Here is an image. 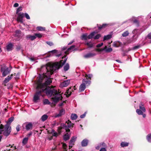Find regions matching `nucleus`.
Masks as SVG:
<instances>
[{
  "mask_svg": "<svg viewBox=\"0 0 151 151\" xmlns=\"http://www.w3.org/2000/svg\"><path fill=\"white\" fill-rule=\"evenodd\" d=\"M66 60L67 59L65 58L63 60H61L60 62H56L47 66L42 67L41 70L45 69L46 70V73H43L42 75H39L37 78V81L35 82L37 85V91L33 98L35 102H37L40 99L41 96H43L42 94L43 92L45 93L48 96L51 97L52 101L54 103H56L62 99V97L59 91L53 88L52 86V88H50L48 86L52 82L51 75L56 70L62 67Z\"/></svg>",
  "mask_w": 151,
  "mask_h": 151,
  "instance_id": "1",
  "label": "nucleus"
},
{
  "mask_svg": "<svg viewBox=\"0 0 151 151\" xmlns=\"http://www.w3.org/2000/svg\"><path fill=\"white\" fill-rule=\"evenodd\" d=\"M11 130L9 128L7 125H5L4 126L2 124L0 125V134H3L4 135L7 137L10 134Z\"/></svg>",
  "mask_w": 151,
  "mask_h": 151,
  "instance_id": "2",
  "label": "nucleus"
},
{
  "mask_svg": "<svg viewBox=\"0 0 151 151\" xmlns=\"http://www.w3.org/2000/svg\"><path fill=\"white\" fill-rule=\"evenodd\" d=\"M1 71L2 73V76L5 77L10 73V70H9L8 68L5 64H3L1 66Z\"/></svg>",
  "mask_w": 151,
  "mask_h": 151,
  "instance_id": "3",
  "label": "nucleus"
},
{
  "mask_svg": "<svg viewBox=\"0 0 151 151\" xmlns=\"http://www.w3.org/2000/svg\"><path fill=\"white\" fill-rule=\"evenodd\" d=\"M91 83L90 81H87L86 79H83L82 83L80 85L79 88V91L81 92L83 91L86 88V84L87 86H89Z\"/></svg>",
  "mask_w": 151,
  "mask_h": 151,
  "instance_id": "4",
  "label": "nucleus"
},
{
  "mask_svg": "<svg viewBox=\"0 0 151 151\" xmlns=\"http://www.w3.org/2000/svg\"><path fill=\"white\" fill-rule=\"evenodd\" d=\"M139 109L136 110V112L139 115H142L145 111V109L142 103H141L139 105Z\"/></svg>",
  "mask_w": 151,
  "mask_h": 151,
  "instance_id": "5",
  "label": "nucleus"
},
{
  "mask_svg": "<svg viewBox=\"0 0 151 151\" xmlns=\"http://www.w3.org/2000/svg\"><path fill=\"white\" fill-rule=\"evenodd\" d=\"M73 124H72L71 122L69 121L66 122V123L64 125V128H65L66 131L67 132H69L70 131L69 128L71 127H73Z\"/></svg>",
  "mask_w": 151,
  "mask_h": 151,
  "instance_id": "6",
  "label": "nucleus"
},
{
  "mask_svg": "<svg viewBox=\"0 0 151 151\" xmlns=\"http://www.w3.org/2000/svg\"><path fill=\"white\" fill-rule=\"evenodd\" d=\"M73 124H72L71 122L69 121L66 122V123L64 125V128H65L66 131L67 132H69L70 131L69 128L71 127H73Z\"/></svg>",
  "mask_w": 151,
  "mask_h": 151,
  "instance_id": "7",
  "label": "nucleus"
},
{
  "mask_svg": "<svg viewBox=\"0 0 151 151\" xmlns=\"http://www.w3.org/2000/svg\"><path fill=\"white\" fill-rule=\"evenodd\" d=\"M70 83V80L68 79L60 83V88H63L67 86Z\"/></svg>",
  "mask_w": 151,
  "mask_h": 151,
  "instance_id": "8",
  "label": "nucleus"
},
{
  "mask_svg": "<svg viewBox=\"0 0 151 151\" xmlns=\"http://www.w3.org/2000/svg\"><path fill=\"white\" fill-rule=\"evenodd\" d=\"M58 136V133L55 132L53 129H52L51 131V133L49 134L48 138L49 140H51L52 139V137H57Z\"/></svg>",
  "mask_w": 151,
  "mask_h": 151,
  "instance_id": "9",
  "label": "nucleus"
},
{
  "mask_svg": "<svg viewBox=\"0 0 151 151\" xmlns=\"http://www.w3.org/2000/svg\"><path fill=\"white\" fill-rule=\"evenodd\" d=\"M18 16L17 18V20L21 23H23V19L24 17V14L23 13H20L18 14Z\"/></svg>",
  "mask_w": 151,
  "mask_h": 151,
  "instance_id": "10",
  "label": "nucleus"
},
{
  "mask_svg": "<svg viewBox=\"0 0 151 151\" xmlns=\"http://www.w3.org/2000/svg\"><path fill=\"white\" fill-rule=\"evenodd\" d=\"M23 125L25 126L27 130H29L32 128V125L31 123L26 122Z\"/></svg>",
  "mask_w": 151,
  "mask_h": 151,
  "instance_id": "11",
  "label": "nucleus"
},
{
  "mask_svg": "<svg viewBox=\"0 0 151 151\" xmlns=\"http://www.w3.org/2000/svg\"><path fill=\"white\" fill-rule=\"evenodd\" d=\"M14 118L13 116H12L9 118L8 121L6 122V125H7L9 127V128L10 130H11V127L10 126L11 123L13 121Z\"/></svg>",
  "mask_w": 151,
  "mask_h": 151,
  "instance_id": "12",
  "label": "nucleus"
},
{
  "mask_svg": "<svg viewBox=\"0 0 151 151\" xmlns=\"http://www.w3.org/2000/svg\"><path fill=\"white\" fill-rule=\"evenodd\" d=\"M96 55V53H89L84 55V57L86 58H89Z\"/></svg>",
  "mask_w": 151,
  "mask_h": 151,
  "instance_id": "13",
  "label": "nucleus"
},
{
  "mask_svg": "<svg viewBox=\"0 0 151 151\" xmlns=\"http://www.w3.org/2000/svg\"><path fill=\"white\" fill-rule=\"evenodd\" d=\"M88 142V140L86 139H85L81 142V146L83 147H86L87 145Z\"/></svg>",
  "mask_w": 151,
  "mask_h": 151,
  "instance_id": "14",
  "label": "nucleus"
},
{
  "mask_svg": "<svg viewBox=\"0 0 151 151\" xmlns=\"http://www.w3.org/2000/svg\"><path fill=\"white\" fill-rule=\"evenodd\" d=\"M76 137H73L70 141L69 142V147H72V145H73V143L76 140Z\"/></svg>",
  "mask_w": 151,
  "mask_h": 151,
  "instance_id": "15",
  "label": "nucleus"
},
{
  "mask_svg": "<svg viewBox=\"0 0 151 151\" xmlns=\"http://www.w3.org/2000/svg\"><path fill=\"white\" fill-rule=\"evenodd\" d=\"M65 113V110L64 109H61L58 114H56L55 115V117H59L63 115Z\"/></svg>",
  "mask_w": 151,
  "mask_h": 151,
  "instance_id": "16",
  "label": "nucleus"
},
{
  "mask_svg": "<svg viewBox=\"0 0 151 151\" xmlns=\"http://www.w3.org/2000/svg\"><path fill=\"white\" fill-rule=\"evenodd\" d=\"M106 147V144L104 142H102L99 144L96 147V149L97 150H99L100 148H101L102 147Z\"/></svg>",
  "mask_w": 151,
  "mask_h": 151,
  "instance_id": "17",
  "label": "nucleus"
},
{
  "mask_svg": "<svg viewBox=\"0 0 151 151\" xmlns=\"http://www.w3.org/2000/svg\"><path fill=\"white\" fill-rule=\"evenodd\" d=\"M26 38L32 41L36 38V36H35V35H29L26 36Z\"/></svg>",
  "mask_w": 151,
  "mask_h": 151,
  "instance_id": "18",
  "label": "nucleus"
},
{
  "mask_svg": "<svg viewBox=\"0 0 151 151\" xmlns=\"http://www.w3.org/2000/svg\"><path fill=\"white\" fill-rule=\"evenodd\" d=\"M107 46H106L104 48H102L101 50H105L106 52H110L112 51V49L110 47L107 49Z\"/></svg>",
  "mask_w": 151,
  "mask_h": 151,
  "instance_id": "19",
  "label": "nucleus"
},
{
  "mask_svg": "<svg viewBox=\"0 0 151 151\" xmlns=\"http://www.w3.org/2000/svg\"><path fill=\"white\" fill-rule=\"evenodd\" d=\"M13 75L12 74L10 76H8L6 78L4 81V83L6 84L10 80L12 77Z\"/></svg>",
  "mask_w": 151,
  "mask_h": 151,
  "instance_id": "20",
  "label": "nucleus"
},
{
  "mask_svg": "<svg viewBox=\"0 0 151 151\" xmlns=\"http://www.w3.org/2000/svg\"><path fill=\"white\" fill-rule=\"evenodd\" d=\"M13 45L10 43L6 46V49L8 51L11 50L12 49Z\"/></svg>",
  "mask_w": 151,
  "mask_h": 151,
  "instance_id": "21",
  "label": "nucleus"
},
{
  "mask_svg": "<svg viewBox=\"0 0 151 151\" xmlns=\"http://www.w3.org/2000/svg\"><path fill=\"white\" fill-rule=\"evenodd\" d=\"M129 145V143L127 142H122L120 144V146L122 147H126L128 146Z\"/></svg>",
  "mask_w": 151,
  "mask_h": 151,
  "instance_id": "22",
  "label": "nucleus"
},
{
  "mask_svg": "<svg viewBox=\"0 0 151 151\" xmlns=\"http://www.w3.org/2000/svg\"><path fill=\"white\" fill-rule=\"evenodd\" d=\"M48 118V116L46 114H44L42 115L41 118V121L44 122Z\"/></svg>",
  "mask_w": 151,
  "mask_h": 151,
  "instance_id": "23",
  "label": "nucleus"
},
{
  "mask_svg": "<svg viewBox=\"0 0 151 151\" xmlns=\"http://www.w3.org/2000/svg\"><path fill=\"white\" fill-rule=\"evenodd\" d=\"M75 48V46L74 45H73L72 46H71L70 47L68 48L67 50V51H66L65 52V53L67 54V52H68L69 51H71L72 50H73Z\"/></svg>",
  "mask_w": 151,
  "mask_h": 151,
  "instance_id": "24",
  "label": "nucleus"
},
{
  "mask_svg": "<svg viewBox=\"0 0 151 151\" xmlns=\"http://www.w3.org/2000/svg\"><path fill=\"white\" fill-rule=\"evenodd\" d=\"M71 119L72 120H75L78 117L77 115L75 114H72L71 116Z\"/></svg>",
  "mask_w": 151,
  "mask_h": 151,
  "instance_id": "25",
  "label": "nucleus"
},
{
  "mask_svg": "<svg viewBox=\"0 0 151 151\" xmlns=\"http://www.w3.org/2000/svg\"><path fill=\"white\" fill-rule=\"evenodd\" d=\"M21 33V32L20 30H17L16 31V37H19L20 36V34Z\"/></svg>",
  "mask_w": 151,
  "mask_h": 151,
  "instance_id": "26",
  "label": "nucleus"
},
{
  "mask_svg": "<svg viewBox=\"0 0 151 151\" xmlns=\"http://www.w3.org/2000/svg\"><path fill=\"white\" fill-rule=\"evenodd\" d=\"M111 37V35H108L106 36H104V37L103 41L109 40L110 39Z\"/></svg>",
  "mask_w": 151,
  "mask_h": 151,
  "instance_id": "27",
  "label": "nucleus"
},
{
  "mask_svg": "<svg viewBox=\"0 0 151 151\" xmlns=\"http://www.w3.org/2000/svg\"><path fill=\"white\" fill-rule=\"evenodd\" d=\"M121 44V43H120L119 42H114L113 46L115 47H119L120 46Z\"/></svg>",
  "mask_w": 151,
  "mask_h": 151,
  "instance_id": "28",
  "label": "nucleus"
},
{
  "mask_svg": "<svg viewBox=\"0 0 151 151\" xmlns=\"http://www.w3.org/2000/svg\"><path fill=\"white\" fill-rule=\"evenodd\" d=\"M96 34L95 32H93L91 33L88 36V38L90 39L92 38Z\"/></svg>",
  "mask_w": 151,
  "mask_h": 151,
  "instance_id": "29",
  "label": "nucleus"
},
{
  "mask_svg": "<svg viewBox=\"0 0 151 151\" xmlns=\"http://www.w3.org/2000/svg\"><path fill=\"white\" fill-rule=\"evenodd\" d=\"M69 68V65L68 63H67L64 66V70L65 71L68 70Z\"/></svg>",
  "mask_w": 151,
  "mask_h": 151,
  "instance_id": "30",
  "label": "nucleus"
},
{
  "mask_svg": "<svg viewBox=\"0 0 151 151\" xmlns=\"http://www.w3.org/2000/svg\"><path fill=\"white\" fill-rule=\"evenodd\" d=\"M36 29L37 30L40 31H45V28L41 26H38L37 27Z\"/></svg>",
  "mask_w": 151,
  "mask_h": 151,
  "instance_id": "31",
  "label": "nucleus"
},
{
  "mask_svg": "<svg viewBox=\"0 0 151 151\" xmlns=\"http://www.w3.org/2000/svg\"><path fill=\"white\" fill-rule=\"evenodd\" d=\"M87 35V34H83L81 37V38L82 40H86L88 38Z\"/></svg>",
  "mask_w": 151,
  "mask_h": 151,
  "instance_id": "32",
  "label": "nucleus"
},
{
  "mask_svg": "<svg viewBox=\"0 0 151 151\" xmlns=\"http://www.w3.org/2000/svg\"><path fill=\"white\" fill-rule=\"evenodd\" d=\"M147 139L149 142H151V134H149L147 135Z\"/></svg>",
  "mask_w": 151,
  "mask_h": 151,
  "instance_id": "33",
  "label": "nucleus"
},
{
  "mask_svg": "<svg viewBox=\"0 0 151 151\" xmlns=\"http://www.w3.org/2000/svg\"><path fill=\"white\" fill-rule=\"evenodd\" d=\"M70 137L69 135L67 133L66 134H65L63 136V139L64 140L66 141L69 139Z\"/></svg>",
  "mask_w": 151,
  "mask_h": 151,
  "instance_id": "34",
  "label": "nucleus"
},
{
  "mask_svg": "<svg viewBox=\"0 0 151 151\" xmlns=\"http://www.w3.org/2000/svg\"><path fill=\"white\" fill-rule=\"evenodd\" d=\"M43 103L44 104H48L50 105L51 104L50 102L47 99H45L43 101Z\"/></svg>",
  "mask_w": 151,
  "mask_h": 151,
  "instance_id": "35",
  "label": "nucleus"
},
{
  "mask_svg": "<svg viewBox=\"0 0 151 151\" xmlns=\"http://www.w3.org/2000/svg\"><path fill=\"white\" fill-rule=\"evenodd\" d=\"M28 137H25V138H24L22 140V143L24 145L26 144L27 143V142L28 141Z\"/></svg>",
  "mask_w": 151,
  "mask_h": 151,
  "instance_id": "36",
  "label": "nucleus"
},
{
  "mask_svg": "<svg viewBox=\"0 0 151 151\" xmlns=\"http://www.w3.org/2000/svg\"><path fill=\"white\" fill-rule=\"evenodd\" d=\"M129 33L128 31H126L122 34V35L123 37H126L129 35Z\"/></svg>",
  "mask_w": 151,
  "mask_h": 151,
  "instance_id": "37",
  "label": "nucleus"
},
{
  "mask_svg": "<svg viewBox=\"0 0 151 151\" xmlns=\"http://www.w3.org/2000/svg\"><path fill=\"white\" fill-rule=\"evenodd\" d=\"M35 36H36V38L37 37L39 38H40L42 37V34L40 33H35Z\"/></svg>",
  "mask_w": 151,
  "mask_h": 151,
  "instance_id": "38",
  "label": "nucleus"
},
{
  "mask_svg": "<svg viewBox=\"0 0 151 151\" xmlns=\"http://www.w3.org/2000/svg\"><path fill=\"white\" fill-rule=\"evenodd\" d=\"M71 92L69 91V89H68V90L66 91V92L65 93L66 95V96L68 97L70 96L71 94Z\"/></svg>",
  "mask_w": 151,
  "mask_h": 151,
  "instance_id": "39",
  "label": "nucleus"
},
{
  "mask_svg": "<svg viewBox=\"0 0 151 151\" xmlns=\"http://www.w3.org/2000/svg\"><path fill=\"white\" fill-rule=\"evenodd\" d=\"M86 45L89 47H91L93 46V44L91 42H87L86 43Z\"/></svg>",
  "mask_w": 151,
  "mask_h": 151,
  "instance_id": "40",
  "label": "nucleus"
},
{
  "mask_svg": "<svg viewBox=\"0 0 151 151\" xmlns=\"http://www.w3.org/2000/svg\"><path fill=\"white\" fill-rule=\"evenodd\" d=\"M29 59L32 61H35L37 59L36 58L34 57H33L31 58H29Z\"/></svg>",
  "mask_w": 151,
  "mask_h": 151,
  "instance_id": "41",
  "label": "nucleus"
},
{
  "mask_svg": "<svg viewBox=\"0 0 151 151\" xmlns=\"http://www.w3.org/2000/svg\"><path fill=\"white\" fill-rule=\"evenodd\" d=\"M107 147L106 145V147H102L100 149L99 151H106V148Z\"/></svg>",
  "mask_w": 151,
  "mask_h": 151,
  "instance_id": "42",
  "label": "nucleus"
},
{
  "mask_svg": "<svg viewBox=\"0 0 151 151\" xmlns=\"http://www.w3.org/2000/svg\"><path fill=\"white\" fill-rule=\"evenodd\" d=\"M86 79H87L88 78L91 79V78L92 77V75L91 74H89L88 75H86Z\"/></svg>",
  "mask_w": 151,
  "mask_h": 151,
  "instance_id": "43",
  "label": "nucleus"
},
{
  "mask_svg": "<svg viewBox=\"0 0 151 151\" xmlns=\"http://www.w3.org/2000/svg\"><path fill=\"white\" fill-rule=\"evenodd\" d=\"M22 7H21V6H19V7L17 9V12H16V13L17 14H18V13L22 11Z\"/></svg>",
  "mask_w": 151,
  "mask_h": 151,
  "instance_id": "44",
  "label": "nucleus"
},
{
  "mask_svg": "<svg viewBox=\"0 0 151 151\" xmlns=\"http://www.w3.org/2000/svg\"><path fill=\"white\" fill-rule=\"evenodd\" d=\"M101 37V35L100 34H98L96 35L94 37V39H98Z\"/></svg>",
  "mask_w": 151,
  "mask_h": 151,
  "instance_id": "45",
  "label": "nucleus"
},
{
  "mask_svg": "<svg viewBox=\"0 0 151 151\" xmlns=\"http://www.w3.org/2000/svg\"><path fill=\"white\" fill-rule=\"evenodd\" d=\"M107 24H103V25L101 26L98 27L99 29H101L102 28L106 26L107 25Z\"/></svg>",
  "mask_w": 151,
  "mask_h": 151,
  "instance_id": "46",
  "label": "nucleus"
},
{
  "mask_svg": "<svg viewBox=\"0 0 151 151\" xmlns=\"http://www.w3.org/2000/svg\"><path fill=\"white\" fill-rule=\"evenodd\" d=\"M25 16L26 18L28 19H30V17L29 15L27 13H25L24 14V16Z\"/></svg>",
  "mask_w": 151,
  "mask_h": 151,
  "instance_id": "47",
  "label": "nucleus"
},
{
  "mask_svg": "<svg viewBox=\"0 0 151 151\" xmlns=\"http://www.w3.org/2000/svg\"><path fill=\"white\" fill-rule=\"evenodd\" d=\"M151 18V13L148 14L147 16L146 19L147 20H149Z\"/></svg>",
  "mask_w": 151,
  "mask_h": 151,
  "instance_id": "48",
  "label": "nucleus"
},
{
  "mask_svg": "<svg viewBox=\"0 0 151 151\" xmlns=\"http://www.w3.org/2000/svg\"><path fill=\"white\" fill-rule=\"evenodd\" d=\"M86 114V112H85L83 114L81 115L80 116V118H83L85 117Z\"/></svg>",
  "mask_w": 151,
  "mask_h": 151,
  "instance_id": "49",
  "label": "nucleus"
},
{
  "mask_svg": "<svg viewBox=\"0 0 151 151\" xmlns=\"http://www.w3.org/2000/svg\"><path fill=\"white\" fill-rule=\"evenodd\" d=\"M20 126L19 125H18L16 127V130L17 132L20 130Z\"/></svg>",
  "mask_w": 151,
  "mask_h": 151,
  "instance_id": "50",
  "label": "nucleus"
},
{
  "mask_svg": "<svg viewBox=\"0 0 151 151\" xmlns=\"http://www.w3.org/2000/svg\"><path fill=\"white\" fill-rule=\"evenodd\" d=\"M46 43L48 45H49L50 46L52 45H53V44L52 42H47Z\"/></svg>",
  "mask_w": 151,
  "mask_h": 151,
  "instance_id": "51",
  "label": "nucleus"
},
{
  "mask_svg": "<svg viewBox=\"0 0 151 151\" xmlns=\"http://www.w3.org/2000/svg\"><path fill=\"white\" fill-rule=\"evenodd\" d=\"M103 45V43H101L100 44H98L97 45H96V47H101V46H102Z\"/></svg>",
  "mask_w": 151,
  "mask_h": 151,
  "instance_id": "52",
  "label": "nucleus"
},
{
  "mask_svg": "<svg viewBox=\"0 0 151 151\" xmlns=\"http://www.w3.org/2000/svg\"><path fill=\"white\" fill-rule=\"evenodd\" d=\"M139 47V46H135L133 47L132 49L133 50H135V49H136L138 48Z\"/></svg>",
  "mask_w": 151,
  "mask_h": 151,
  "instance_id": "53",
  "label": "nucleus"
},
{
  "mask_svg": "<svg viewBox=\"0 0 151 151\" xmlns=\"http://www.w3.org/2000/svg\"><path fill=\"white\" fill-rule=\"evenodd\" d=\"M19 4L17 3H15L14 5V6L15 7H17L18 6Z\"/></svg>",
  "mask_w": 151,
  "mask_h": 151,
  "instance_id": "54",
  "label": "nucleus"
},
{
  "mask_svg": "<svg viewBox=\"0 0 151 151\" xmlns=\"http://www.w3.org/2000/svg\"><path fill=\"white\" fill-rule=\"evenodd\" d=\"M32 132H31L30 133H29V134H28L27 135V136L28 137H27L28 138V137L32 135Z\"/></svg>",
  "mask_w": 151,
  "mask_h": 151,
  "instance_id": "55",
  "label": "nucleus"
},
{
  "mask_svg": "<svg viewBox=\"0 0 151 151\" xmlns=\"http://www.w3.org/2000/svg\"><path fill=\"white\" fill-rule=\"evenodd\" d=\"M57 52V50H54L50 51V52L52 53H56Z\"/></svg>",
  "mask_w": 151,
  "mask_h": 151,
  "instance_id": "56",
  "label": "nucleus"
},
{
  "mask_svg": "<svg viewBox=\"0 0 151 151\" xmlns=\"http://www.w3.org/2000/svg\"><path fill=\"white\" fill-rule=\"evenodd\" d=\"M138 31V30L134 29L133 31V33L134 34H136V32Z\"/></svg>",
  "mask_w": 151,
  "mask_h": 151,
  "instance_id": "57",
  "label": "nucleus"
},
{
  "mask_svg": "<svg viewBox=\"0 0 151 151\" xmlns=\"http://www.w3.org/2000/svg\"><path fill=\"white\" fill-rule=\"evenodd\" d=\"M147 37L149 39H151V32L148 35Z\"/></svg>",
  "mask_w": 151,
  "mask_h": 151,
  "instance_id": "58",
  "label": "nucleus"
},
{
  "mask_svg": "<svg viewBox=\"0 0 151 151\" xmlns=\"http://www.w3.org/2000/svg\"><path fill=\"white\" fill-rule=\"evenodd\" d=\"M62 145H63V148L64 149H65L66 148V144L63 143H62Z\"/></svg>",
  "mask_w": 151,
  "mask_h": 151,
  "instance_id": "59",
  "label": "nucleus"
},
{
  "mask_svg": "<svg viewBox=\"0 0 151 151\" xmlns=\"http://www.w3.org/2000/svg\"><path fill=\"white\" fill-rule=\"evenodd\" d=\"M74 40H72V41H71L68 44V45H71V44H72L73 42H74Z\"/></svg>",
  "mask_w": 151,
  "mask_h": 151,
  "instance_id": "60",
  "label": "nucleus"
},
{
  "mask_svg": "<svg viewBox=\"0 0 151 151\" xmlns=\"http://www.w3.org/2000/svg\"><path fill=\"white\" fill-rule=\"evenodd\" d=\"M142 115L143 117L145 118L146 117V115L145 114L142 113Z\"/></svg>",
  "mask_w": 151,
  "mask_h": 151,
  "instance_id": "61",
  "label": "nucleus"
},
{
  "mask_svg": "<svg viewBox=\"0 0 151 151\" xmlns=\"http://www.w3.org/2000/svg\"><path fill=\"white\" fill-rule=\"evenodd\" d=\"M102 50V49H97L96 50L97 51H102L103 50Z\"/></svg>",
  "mask_w": 151,
  "mask_h": 151,
  "instance_id": "62",
  "label": "nucleus"
},
{
  "mask_svg": "<svg viewBox=\"0 0 151 151\" xmlns=\"http://www.w3.org/2000/svg\"><path fill=\"white\" fill-rule=\"evenodd\" d=\"M134 22L135 23H137L138 22V21L137 20H135L134 21Z\"/></svg>",
  "mask_w": 151,
  "mask_h": 151,
  "instance_id": "63",
  "label": "nucleus"
},
{
  "mask_svg": "<svg viewBox=\"0 0 151 151\" xmlns=\"http://www.w3.org/2000/svg\"><path fill=\"white\" fill-rule=\"evenodd\" d=\"M116 61L120 63V61L119 60H116Z\"/></svg>",
  "mask_w": 151,
  "mask_h": 151,
  "instance_id": "64",
  "label": "nucleus"
}]
</instances>
